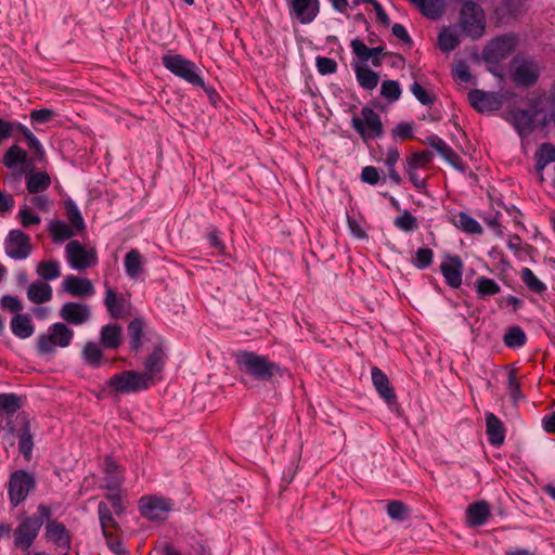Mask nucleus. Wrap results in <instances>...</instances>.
I'll return each instance as SVG.
<instances>
[{
    "instance_id": "f257e3e1",
    "label": "nucleus",
    "mask_w": 555,
    "mask_h": 555,
    "mask_svg": "<svg viewBox=\"0 0 555 555\" xmlns=\"http://www.w3.org/2000/svg\"><path fill=\"white\" fill-rule=\"evenodd\" d=\"M22 398L15 393H0V424L18 439V451H31L34 447L29 416L20 412Z\"/></svg>"
},
{
    "instance_id": "f03ea898",
    "label": "nucleus",
    "mask_w": 555,
    "mask_h": 555,
    "mask_svg": "<svg viewBox=\"0 0 555 555\" xmlns=\"http://www.w3.org/2000/svg\"><path fill=\"white\" fill-rule=\"evenodd\" d=\"M238 370L261 382L270 380L274 375L280 374L281 367L271 361L268 356L253 351L241 350L234 356Z\"/></svg>"
},
{
    "instance_id": "7ed1b4c3",
    "label": "nucleus",
    "mask_w": 555,
    "mask_h": 555,
    "mask_svg": "<svg viewBox=\"0 0 555 555\" xmlns=\"http://www.w3.org/2000/svg\"><path fill=\"white\" fill-rule=\"evenodd\" d=\"M52 508L46 504H39L37 513L26 517L14 530V545L20 550H28L36 540L44 518L52 517Z\"/></svg>"
},
{
    "instance_id": "20e7f679",
    "label": "nucleus",
    "mask_w": 555,
    "mask_h": 555,
    "mask_svg": "<svg viewBox=\"0 0 555 555\" xmlns=\"http://www.w3.org/2000/svg\"><path fill=\"white\" fill-rule=\"evenodd\" d=\"M163 66L176 77L188 83L206 90V83L201 75V69L191 60L179 53H167L162 56Z\"/></svg>"
},
{
    "instance_id": "39448f33",
    "label": "nucleus",
    "mask_w": 555,
    "mask_h": 555,
    "mask_svg": "<svg viewBox=\"0 0 555 555\" xmlns=\"http://www.w3.org/2000/svg\"><path fill=\"white\" fill-rule=\"evenodd\" d=\"M459 25L464 35L479 39L486 31V14L483 9L472 0L462 4Z\"/></svg>"
},
{
    "instance_id": "423d86ee",
    "label": "nucleus",
    "mask_w": 555,
    "mask_h": 555,
    "mask_svg": "<svg viewBox=\"0 0 555 555\" xmlns=\"http://www.w3.org/2000/svg\"><path fill=\"white\" fill-rule=\"evenodd\" d=\"M74 338V331L63 322L50 325L46 333L37 338V349L41 354H50L57 348H66Z\"/></svg>"
},
{
    "instance_id": "0eeeda50",
    "label": "nucleus",
    "mask_w": 555,
    "mask_h": 555,
    "mask_svg": "<svg viewBox=\"0 0 555 555\" xmlns=\"http://www.w3.org/2000/svg\"><path fill=\"white\" fill-rule=\"evenodd\" d=\"M351 126L364 142L382 138L384 127L378 113L371 107H363L351 118Z\"/></svg>"
},
{
    "instance_id": "6e6552de",
    "label": "nucleus",
    "mask_w": 555,
    "mask_h": 555,
    "mask_svg": "<svg viewBox=\"0 0 555 555\" xmlns=\"http://www.w3.org/2000/svg\"><path fill=\"white\" fill-rule=\"evenodd\" d=\"M99 519L103 535L105 537L108 548L116 555H125L127 551L122 546L119 537L121 531L119 524L114 518L111 507L105 502L98 504Z\"/></svg>"
},
{
    "instance_id": "1a4fd4ad",
    "label": "nucleus",
    "mask_w": 555,
    "mask_h": 555,
    "mask_svg": "<svg viewBox=\"0 0 555 555\" xmlns=\"http://www.w3.org/2000/svg\"><path fill=\"white\" fill-rule=\"evenodd\" d=\"M106 386L117 393H137L147 390L151 384L141 372L127 370L114 374L106 382Z\"/></svg>"
},
{
    "instance_id": "9d476101",
    "label": "nucleus",
    "mask_w": 555,
    "mask_h": 555,
    "mask_svg": "<svg viewBox=\"0 0 555 555\" xmlns=\"http://www.w3.org/2000/svg\"><path fill=\"white\" fill-rule=\"evenodd\" d=\"M66 260L69 267L77 271L86 270L98 263L96 251L93 248H86L78 241H70L65 247Z\"/></svg>"
},
{
    "instance_id": "9b49d317",
    "label": "nucleus",
    "mask_w": 555,
    "mask_h": 555,
    "mask_svg": "<svg viewBox=\"0 0 555 555\" xmlns=\"http://www.w3.org/2000/svg\"><path fill=\"white\" fill-rule=\"evenodd\" d=\"M4 251L14 260H24L33 251L30 237L21 230H11L4 240Z\"/></svg>"
},
{
    "instance_id": "f8f14e48",
    "label": "nucleus",
    "mask_w": 555,
    "mask_h": 555,
    "mask_svg": "<svg viewBox=\"0 0 555 555\" xmlns=\"http://www.w3.org/2000/svg\"><path fill=\"white\" fill-rule=\"evenodd\" d=\"M516 37L513 35L499 36L485 47L482 59L487 63H499L506 59L515 49Z\"/></svg>"
},
{
    "instance_id": "ddd939ff",
    "label": "nucleus",
    "mask_w": 555,
    "mask_h": 555,
    "mask_svg": "<svg viewBox=\"0 0 555 555\" xmlns=\"http://www.w3.org/2000/svg\"><path fill=\"white\" fill-rule=\"evenodd\" d=\"M35 488L34 477L25 470L14 472L9 481V496L11 504L16 507Z\"/></svg>"
},
{
    "instance_id": "4468645a",
    "label": "nucleus",
    "mask_w": 555,
    "mask_h": 555,
    "mask_svg": "<svg viewBox=\"0 0 555 555\" xmlns=\"http://www.w3.org/2000/svg\"><path fill=\"white\" fill-rule=\"evenodd\" d=\"M287 7L291 18L302 25L312 23L320 13V0H289Z\"/></svg>"
},
{
    "instance_id": "2eb2a0df",
    "label": "nucleus",
    "mask_w": 555,
    "mask_h": 555,
    "mask_svg": "<svg viewBox=\"0 0 555 555\" xmlns=\"http://www.w3.org/2000/svg\"><path fill=\"white\" fill-rule=\"evenodd\" d=\"M469 104L479 113H490L501 108L503 96L498 92L474 89L467 94Z\"/></svg>"
},
{
    "instance_id": "dca6fc26",
    "label": "nucleus",
    "mask_w": 555,
    "mask_h": 555,
    "mask_svg": "<svg viewBox=\"0 0 555 555\" xmlns=\"http://www.w3.org/2000/svg\"><path fill=\"white\" fill-rule=\"evenodd\" d=\"M170 500L157 496H143L139 501L141 515L149 520H164L170 511Z\"/></svg>"
},
{
    "instance_id": "f3484780",
    "label": "nucleus",
    "mask_w": 555,
    "mask_h": 555,
    "mask_svg": "<svg viewBox=\"0 0 555 555\" xmlns=\"http://www.w3.org/2000/svg\"><path fill=\"white\" fill-rule=\"evenodd\" d=\"M91 314L90 306L78 301H67L59 311V315L64 322L75 326L89 322Z\"/></svg>"
},
{
    "instance_id": "a211bd4d",
    "label": "nucleus",
    "mask_w": 555,
    "mask_h": 555,
    "mask_svg": "<svg viewBox=\"0 0 555 555\" xmlns=\"http://www.w3.org/2000/svg\"><path fill=\"white\" fill-rule=\"evenodd\" d=\"M46 532L44 538L48 542L53 543L56 547L68 551L72 545V535L66 526L56 519L44 518Z\"/></svg>"
},
{
    "instance_id": "6ab92c4d",
    "label": "nucleus",
    "mask_w": 555,
    "mask_h": 555,
    "mask_svg": "<svg viewBox=\"0 0 555 555\" xmlns=\"http://www.w3.org/2000/svg\"><path fill=\"white\" fill-rule=\"evenodd\" d=\"M539 76V68L533 61L516 60L512 68V79L518 86L529 87Z\"/></svg>"
},
{
    "instance_id": "aec40b11",
    "label": "nucleus",
    "mask_w": 555,
    "mask_h": 555,
    "mask_svg": "<svg viewBox=\"0 0 555 555\" xmlns=\"http://www.w3.org/2000/svg\"><path fill=\"white\" fill-rule=\"evenodd\" d=\"M440 272L450 287L459 288L462 285L463 262L459 256H448L440 264Z\"/></svg>"
},
{
    "instance_id": "412c9836",
    "label": "nucleus",
    "mask_w": 555,
    "mask_h": 555,
    "mask_svg": "<svg viewBox=\"0 0 555 555\" xmlns=\"http://www.w3.org/2000/svg\"><path fill=\"white\" fill-rule=\"evenodd\" d=\"M62 289L75 297H88L95 293L92 282L87 278L67 275L62 282Z\"/></svg>"
},
{
    "instance_id": "4be33fe9",
    "label": "nucleus",
    "mask_w": 555,
    "mask_h": 555,
    "mask_svg": "<svg viewBox=\"0 0 555 555\" xmlns=\"http://www.w3.org/2000/svg\"><path fill=\"white\" fill-rule=\"evenodd\" d=\"M104 305L113 319H122L128 313L129 304L122 294H117L112 287L105 285Z\"/></svg>"
},
{
    "instance_id": "5701e85b",
    "label": "nucleus",
    "mask_w": 555,
    "mask_h": 555,
    "mask_svg": "<svg viewBox=\"0 0 555 555\" xmlns=\"http://www.w3.org/2000/svg\"><path fill=\"white\" fill-rule=\"evenodd\" d=\"M166 363V354L160 347L147 357L144 362V372H141L146 376L147 382L152 385L155 380L162 379V371Z\"/></svg>"
},
{
    "instance_id": "b1692460",
    "label": "nucleus",
    "mask_w": 555,
    "mask_h": 555,
    "mask_svg": "<svg viewBox=\"0 0 555 555\" xmlns=\"http://www.w3.org/2000/svg\"><path fill=\"white\" fill-rule=\"evenodd\" d=\"M371 377L380 398H383L387 404H393L396 402V395L393 388L390 386L387 375L380 369L374 366L371 370Z\"/></svg>"
},
{
    "instance_id": "393cba45",
    "label": "nucleus",
    "mask_w": 555,
    "mask_h": 555,
    "mask_svg": "<svg viewBox=\"0 0 555 555\" xmlns=\"http://www.w3.org/2000/svg\"><path fill=\"white\" fill-rule=\"evenodd\" d=\"M490 517V506L486 501L474 502L466 509V524L469 527L485 525Z\"/></svg>"
},
{
    "instance_id": "a878e982",
    "label": "nucleus",
    "mask_w": 555,
    "mask_h": 555,
    "mask_svg": "<svg viewBox=\"0 0 555 555\" xmlns=\"http://www.w3.org/2000/svg\"><path fill=\"white\" fill-rule=\"evenodd\" d=\"M519 133L526 135L533 129V117L525 109H515L511 112L506 118Z\"/></svg>"
},
{
    "instance_id": "bb28decb",
    "label": "nucleus",
    "mask_w": 555,
    "mask_h": 555,
    "mask_svg": "<svg viewBox=\"0 0 555 555\" xmlns=\"http://www.w3.org/2000/svg\"><path fill=\"white\" fill-rule=\"evenodd\" d=\"M486 426L490 443L494 448H499L503 443L505 438V428L503 423L493 413H487Z\"/></svg>"
},
{
    "instance_id": "cd10ccee",
    "label": "nucleus",
    "mask_w": 555,
    "mask_h": 555,
    "mask_svg": "<svg viewBox=\"0 0 555 555\" xmlns=\"http://www.w3.org/2000/svg\"><path fill=\"white\" fill-rule=\"evenodd\" d=\"M52 287L43 281L33 282L27 288V298L35 305L46 304L52 299Z\"/></svg>"
},
{
    "instance_id": "c85d7f7f",
    "label": "nucleus",
    "mask_w": 555,
    "mask_h": 555,
    "mask_svg": "<svg viewBox=\"0 0 555 555\" xmlns=\"http://www.w3.org/2000/svg\"><path fill=\"white\" fill-rule=\"evenodd\" d=\"M10 326L12 333L21 339L30 337L35 332L31 318L26 313L15 314L11 320Z\"/></svg>"
},
{
    "instance_id": "c756f323",
    "label": "nucleus",
    "mask_w": 555,
    "mask_h": 555,
    "mask_svg": "<svg viewBox=\"0 0 555 555\" xmlns=\"http://www.w3.org/2000/svg\"><path fill=\"white\" fill-rule=\"evenodd\" d=\"M25 182L29 193L38 194L50 186L51 179L44 171H30L25 176Z\"/></svg>"
},
{
    "instance_id": "7c9ffc66",
    "label": "nucleus",
    "mask_w": 555,
    "mask_h": 555,
    "mask_svg": "<svg viewBox=\"0 0 555 555\" xmlns=\"http://www.w3.org/2000/svg\"><path fill=\"white\" fill-rule=\"evenodd\" d=\"M100 341L105 349H117L121 344V327L114 324L102 326Z\"/></svg>"
},
{
    "instance_id": "2f4dec72",
    "label": "nucleus",
    "mask_w": 555,
    "mask_h": 555,
    "mask_svg": "<svg viewBox=\"0 0 555 555\" xmlns=\"http://www.w3.org/2000/svg\"><path fill=\"white\" fill-rule=\"evenodd\" d=\"M423 15L436 20L444 12V0H410Z\"/></svg>"
},
{
    "instance_id": "473e14b6",
    "label": "nucleus",
    "mask_w": 555,
    "mask_h": 555,
    "mask_svg": "<svg viewBox=\"0 0 555 555\" xmlns=\"http://www.w3.org/2000/svg\"><path fill=\"white\" fill-rule=\"evenodd\" d=\"M354 72L357 81L363 89L373 90L377 87L379 81V76L377 73L367 66H357Z\"/></svg>"
},
{
    "instance_id": "72a5a7b5",
    "label": "nucleus",
    "mask_w": 555,
    "mask_h": 555,
    "mask_svg": "<svg viewBox=\"0 0 555 555\" xmlns=\"http://www.w3.org/2000/svg\"><path fill=\"white\" fill-rule=\"evenodd\" d=\"M456 228L468 234H481L482 227L479 222L468 214L461 211L454 216L453 220Z\"/></svg>"
},
{
    "instance_id": "f704fd0d",
    "label": "nucleus",
    "mask_w": 555,
    "mask_h": 555,
    "mask_svg": "<svg viewBox=\"0 0 555 555\" xmlns=\"http://www.w3.org/2000/svg\"><path fill=\"white\" fill-rule=\"evenodd\" d=\"M145 323L142 319L132 320L127 328L129 336L130 348L134 351H139L142 347V337L144 333Z\"/></svg>"
},
{
    "instance_id": "c9c22d12",
    "label": "nucleus",
    "mask_w": 555,
    "mask_h": 555,
    "mask_svg": "<svg viewBox=\"0 0 555 555\" xmlns=\"http://www.w3.org/2000/svg\"><path fill=\"white\" fill-rule=\"evenodd\" d=\"M125 271L127 275L135 280L142 271V256L137 249H131L125 256Z\"/></svg>"
},
{
    "instance_id": "e433bc0d",
    "label": "nucleus",
    "mask_w": 555,
    "mask_h": 555,
    "mask_svg": "<svg viewBox=\"0 0 555 555\" xmlns=\"http://www.w3.org/2000/svg\"><path fill=\"white\" fill-rule=\"evenodd\" d=\"M475 288L479 298H486L500 293V285L492 279L487 276H478L475 282Z\"/></svg>"
},
{
    "instance_id": "4c0bfd02",
    "label": "nucleus",
    "mask_w": 555,
    "mask_h": 555,
    "mask_svg": "<svg viewBox=\"0 0 555 555\" xmlns=\"http://www.w3.org/2000/svg\"><path fill=\"white\" fill-rule=\"evenodd\" d=\"M439 48L443 52H450L460 44V38L455 29L443 28L438 36Z\"/></svg>"
},
{
    "instance_id": "58836bf2",
    "label": "nucleus",
    "mask_w": 555,
    "mask_h": 555,
    "mask_svg": "<svg viewBox=\"0 0 555 555\" xmlns=\"http://www.w3.org/2000/svg\"><path fill=\"white\" fill-rule=\"evenodd\" d=\"M26 160L27 153L18 145H12L3 156V164L7 168L10 169L25 164Z\"/></svg>"
},
{
    "instance_id": "ea45409f",
    "label": "nucleus",
    "mask_w": 555,
    "mask_h": 555,
    "mask_svg": "<svg viewBox=\"0 0 555 555\" xmlns=\"http://www.w3.org/2000/svg\"><path fill=\"white\" fill-rule=\"evenodd\" d=\"M503 341L505 346H507L508 348H520L525 346L527 341V335L521 327L512 326L505 333Z\"/></svg>"
},
{
    "instance_id": "a19ab883",
    "label": "nucleus",
    "mask_w": 555,
    "mask_h": 555,
    "mask_svg": "<svg viewBox=\"0 0 555 555\" xmlns=\"http://www.w3.org/2000/svg\"><path fill=\"white\" fill-rule=\"evenodd\" d=\"M37 273L46 281H53L61 275L60 263L56 260L41 261L37 267Z\"/></svg>"
},
{
    "instance_id": "79ce46f5",
    "label": "nucleus",
    "mask_w": 555,
    "mask_h": 555,
    "mask_svg": "<svg viewBox=\"0 0 555 555\" xmlns=\"http://www.w3.org/2000/svg\"><path fill=\"white\" fill-rule=\"evenodd\" d=\"M521 280L525 285L533 293L542 294L546 291V285L529 268H522Z\"/></svg>"
},
{
    "instance_id": "37998d69",
    "label": "nucleus",
    "mask_w": 555,
    "mask_h": 555,
    "mask_svg": "<svg viewBox=\"0 0 555 555\" xmlns=\"http://www.w3.org/2000/svg\"><path fill=\"white\" fill-rule=\"evenodd\" d=\"M535 156L538 169L543 170L548 164L555 162V145L551 143L542 144Z\"/></svg>"
},
{
    "instance_id": "c03bdc74",
    "label": "nucleus",
    "mask_w": 555,
    "mask_h": 555,
    "mask_svg": "<svg viewBox=\"0 0 555 555\" xmlns=\"http://www.w3.org/2000/svg\"><path fill=\"white\" fill-rule=\"evenodd\" d=\"M82 357L88 364L99 366L103 358V352L99 345L93 341H89L83 347Z\"/></svg>"
},
{
    "instance_id": "a18cd8bd",
    "label": "nucleus",
    "mask_w": 555,
    "mask_h": 555,
    "mask_svg": "<svg viewBox=\"0 0 555 555\" xmlns=\"http://www.w3.org/2000/svg\"><path fill=\"white\" fill-rule=\"evenodd\" d=\"M433 259L434 251L430 248L421 247L414 253L411 262L418 270H425L433 263Z\"/></svg>"
},
{
    "instance_id": "49530a36",
    "label": "nucleus",
    "mask_w": 555,
    "mask_h": 555,
    "mask_svg": "<svg viewBox=\"0 0 555 555\" xmlns=\"http://www.w3.org/2000/svg\"><path fill=\"white\" fill-rule=\"evenodd\" d=\"M393 224L403 232H413L418 228L417 219L409 210H403L395 219Z\"/></svg>"
},
{
    "instance_id": "de8ad7c7",
    "label": "nucleus",
    "mask_w": 555,
    "mask_h": 555,
    "mask_svg": "<svg viewBox=\"0 0 555 555\" xmlns=\"http://www.w3.org/2000/svg\"><path fill=\"white\" fill-rule=\"evenodd\" d=\"M50 233L54 241L63 242L74 236L72 228L64 221H53L49 225Z\"/></svg>"
},
{
    "instance_id": "09e8293b",
    "label": "nucleus",
    "mask_w": 555,
    "mask_h": 555,
    "mask_svg": "<svg viewBox=\"0 0 555 555\" xmlns=\"http://www.w3.org/2000/svg\"><path fill=\"white\" fill-rule=\"evenodd\" d=\"M65 208L70 225L77 231L83 230L86 224L77 205L73 201H67Z\"/></svg>"
},
{
    "instance_id": "8fccbe9b",
    "label": "nucleus",
    "mask_w": 555,
    "mask_h": 555,
    "mask_svg": "<svg viewBox=\"0 0 555 555\" xmlns=\"http://www.w3.org/2000/svg\"><path fill=\"white\" fill-rule=\"evenodd\" d=\"M387 514L391 519L402 521L409 517V507L402 501H390Z\"/></svg>"
},
{
    "instance_id": "3c124183",
    "label": "nucleus",
    "mask_w": 555,
    "mask_h": 555,
    "mask_svg": "<svg viewBox=\"0 0 555 555\" xmlns=\"http://www.w3.org/2000/svg\"><path fill=\"white\" fill-rule=\"evenodd\" d=\"M380 95L389 102L399 100L401 95V88L396 80H386L382 83Z\"/></svg>"
},
{
    "instance_id": "603ef678",
    "label": "nucleus",
    "mask_w": 555,
    "mask_h": 555,
    "mask_svg": "<svg viewBox=\"0 0 555 555\" xmlns=\"http://www.w3.org/2000/svg\"><path fill=\"white\" fill-rule=\"evenodd\" d=\"M410 91L423 105L430 106L435 102V96L424 87H422L417 81L411 85Z\"/></svg>"
},
{
    "instance_id": "864d4df0",
    "label": "nucleus",
    "mask_w": 555,
    "mask_h": 555,
    "mask_svg": "<svg viewBox=\"0 0 555 555\" xmlns=\"http://www.w3.org/2000/svg\"><path fill=\"white\" fill-rule=\"evenodd\" d=\"M17 217L20 218V222L24 228L38 225L41 222V218L38 215L33 214L29 206L27 205H22L20 207Z\"/></svg>"
},
{
    "instance_id": "5fc2aeb1",
    "label": "nucleus",
    "mask_w": 555,
    "mask_h": 555,
    "mask_svg": "<svg viewBox=\"0 0 555 555\" xmlns=\"http://www.w3.org/2000/svg\"><path fill=\"white\" fill-rule=\"evenodd\" d=\"M430 162V154L428 152L414 153L406 160V169L420 170Z\"/></svg>"
},
{
    "instance_id": "6e6d98bb",
    "label": "nucleus",
    "mask_w": 555,
    "mask_h": 555,
    "mask_svg": "<svg viewBox=\"0 0 555 555\" xmlns=\"http://www.w3.org/2000/svg\"><path fill=\"white\" fill-rule=\"evenodd\" d=\"M428 144L435 149L444 158H450L453 155L452 149L438 135H430L427 139Z\"/></svg>"
},
{
    "instance_id": "4d7b16f0",
    "label": "nucleus",
    "mask_w": 555,
    "mask_h": 555,
    "mask_svg": "<svg viewBox=\"0 0 555 555\" xmlns=\"http://www.w3.org/2000/svg\"><path fill=\"white\" fill-rule=\"evenodd\" d=\"M0 306L3 309L13 312L14 315L21 313V311L23 310V305L21 300L17 297L11 295L2 296L0 299Z\"/></svg>"
},
{
    "instance_id": "13d9d810",
    "label": "nucleus",
    "mask_w": 555,
    "mask_h": 555,
    "mask_svg": "<svg viewBox=\"0 0 555 555\" xmlns=\"http://www.w3.org/2000/svg\"><path fill=\"white\" fill-rule=\"evenodd\" d=\"M315 63L319 73L322 75L333 74L337 70V63L333 59L318 56Z\"/></svg>"
},
{
    "instance_id": "bf43d9fd",
    "label": "nucleus",
    "mask_w": 555,
    "mask_h": 555,
    "mask_svg": "<svg viewBox=\"0 0 555 555\" xmlns=\"http://www.w3.org/2000/svg\"><path fill=\"white\" fill-rule=\"evenodd\" d=\"M353 54L362 62H367L370 56V48L360 39H353L350 43Z\"/></svg>"
},
{
    "instance_id": "052dcab7",
    "label": "nucleus",
    "mask_w": 555,
    "mask_h": 555,
    "mask_svg": "<svg viewBox=\"0 0 555 555\" xmlns=\"http://www.w3.org/2000/svg\"><path fill=\"white\" fill-rule=\"evenodd\" d=\"M361 180L370 185H376L380 180L378 169L373 166L362 168Z\"/></svg>"
},
{
    "instance_id": "680f3d73",
    "label": "nucleus",
    "mask_w": 555,
    "mask_h": 555,
    "mask_svg": "<svg viewBox=\"0 0 555 555\" xmlns=\"http://www.w3.org/2000/svg\"><path fill=\"white\" fill-rule=\"evenodd\" d=\"M105 498L111 502L112 512H114L115 515L120 516L125 511V506L119 491H111V493H107Z\"/></svg>"
},
{
    "instance_id": "e2e57ef3",
    "label": "nucleus",
    "mask_w": 555,
    "mask_h": 555,
    "mask_svg": "<svg viewBox=\"0 0 555 555\" xmlns=\"http://www.w3.org/2000/svg\"><path fill=\"white\" fill-rule=\"evenodd\" d=\"M453 76L461 82H468L472 78L468 65L461 61L453 68Z\"/></svg>"
},
{
    "instance_id": "0e129e2a",
    "label": "nucleus",
    "mask_w": 555,
    "mask_h": 555,
    "mask_svg": "<svg viewBox=\"0 0 555 555\" xmlns=\"http://www.w3.org/2000/svg\"><path fill=\"white\" fill-rule=\"evenodd\" d=\"M406 173L413 186L417 190V192L425 193L427 186L426 180L420 175L418 170H414L413 168L406 169Z\"/></svg>"
},
{
    "instance_id": "69168bd1",
    "label": "nucleus",
    "mask_w": 555,
    "mask_h": 555,
    "mask_svg": "<svg viewBox=\"0 0 555 555\" xmlns=\"http://www.w3.org/2000/svg\"><path fill=\"white\" fill-rule=\"evenodd\" d=\"M507 383H508V391H509V395H511L512 399L515 402L518 401L519 399H521L522 398V393H521V390H520V384L517 380L516 375H515L514 372H509L508 373Z\"/></svg>"
},
{
    "instance_id": "338daca9",
    "label": "nucleus",
    "mask_w": 555,
    "mask_h": 555,
    "mask_svg": "<svg viewBox=\"0 0 555 555\" xmlns=\"http://www.w3.org/2000/svg\"><path fill=\"white\" fill-rule=\"evenodd\" d=\"M54 112L49 108L35 109L30 113V119L36 124H46L52 119Z\"/></svg>"
},
{
    "instance_id": "774afa93",
    "label": "nucleus",
    "mask_w": 555,
    "mask_h": 555,
    "mask_svg": "<svg viewBox=\"0 0 555 555\" xmlns=\"http://www.w3.org/2000/svg\"><path fill=\"white\" fill-rule=\"evenodd\" d=\"M105 488L109 491H119L122 481L124 476L122 473H115V474H105Z\"/></svg>"
}]
</instances>
